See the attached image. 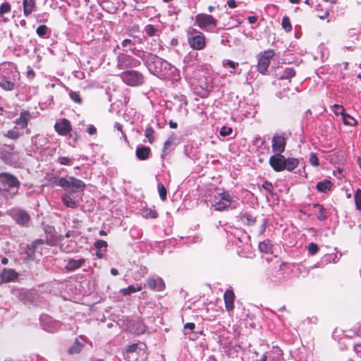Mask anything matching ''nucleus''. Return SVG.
Masks as SVG:
<instances>
[{
    "instance_id": "bb28decb",
    "label": "nucleus",
    "mask_w": 361,
    "mask_h": 361,
    "mask_svg": "<svg viewBox=\"0 0 361 361\" xmlns=\"http://www.w3.org/2000/svg\"><path fill=\"white\" fill-rule=\"evenodd\" d=\"M23 13L25 16H30L36 8L35 0H23Z\"/></svg>"
},
{
    "instance_id": "473e14b6",
    "label": "nucleus",
    "mask_w": 361,
    "mask_h": 361,
    "mask_svg": "<svg viewBox=\"0 0 361 361\" xmlns=\"http://www.w3.org/2000/svg\"><path fill=\"white\" fill-rule=\"evenodd\" d=\"M259 249L260 252L264 253L271 252V244L269 240H265L259 244Z\"/></svg>"
},
{
    "instance_id": "9d476101",
    "label": "nucleus",
    "mask_w": 361,
    "mask_h": 361,
    "mask_svg": "<svg viewBox=\"0 0 361 361\" xmlns=\"http://www.w3.org/2000/svg\"><path fill=\"white\" fill-rule=\"evenodd\" d=\"M121 80L130 86H138L144 82L142 74L137 71H127L121 73Z\"/></svg>"
},
{
    "instance_id": "0e129e2a",
    "label": "nucleus",
    "mask_w": 361,
    "mask_h": 361,
    "mask_svg": "<svg viewBox=\"0 0 361 361\" xmlns=\"http://www.w3.org/2000/svg\"><path fill=\"white\" fill-rule=\"evenodd\" d=\"M149 216H150L151 218H157V213L156 212H153V211H150L149 214H147Z\"/></svg>"
},
{
    "instance_id": "5fc2aeb1",
    "label": "nucleus",
    "mask_w": 361,
    "mask_h": 361,
    "mask_svg": "<svg viewBox=\"0 0 361 361\" xmlns=\"http://www.w3.org/2000/svg\"><path fill=\"white\" fill-rule=\"evenodd\" d=\"M173 139L170 137L167 140L165 141V142L164 144V149H163L164 152H166V150L171 146V145L173 143Z\"/></svg>"
},
{
    "instance_id": "603ef678",
    "label": "nucleus",
    "mask_w": 361,
    "mask_h": 361,
    "mask_svg": "<svg viewBox=\"0 0 361 361\" xmlns=\"http://www.w3.org/2000/svg\"><path fill=\"white\" fill-rule=\"evenodd\" d=\"M310 162L312 166H317L319 165V160L315 154H311L310 157Z\"/></svg>"
},
{
    "instance_id": "a211bd4d",
    "label": "nucleus",
    "mask_w": 361,
    "mask_h": 361,
    "mask_svg": "<svg viewBox=\"0 0 361 361\" xmlns=\"http://www.w3.org/2000/svg\"><path fill=\"white\" fill-rule=\"evenodd\" d=\"M54 128L59 135H66L71 130V123L68 120L63 118L55 123Z\"/></svg>"
},
{
    "instance_id": "37998d69",
    "label": "nucleus",
    "mask_w": 361,
    "mask_h": 361,
    "mask_svg": "<svg viewBox=\"0 0 361 361\" xmlns=\"http://www.w3.org/2000/svg\"><path fill=\"white\" fill-rule=\"evenodd\" d=\"M354 200L357 210L361 209V190L357 189L354 195Z\"/></svg>"
},
{
    "instance_id": "6ab92c4d",
    "label": "nucleus",
    "mask_w": 361,
    "mask_h": 361,
    "mask_svg": "<svg viewBox=\"0 0 361 361\" xmlns=\"http://www.w3.org/2000/svg\"><path fill=\"white\" fill-rule=\"evenodd\" d=\"M12 294L19 300L24 302H28L32 299V293L25 288H14L12 290Z\"/></svg>"
},
{
    "instance_id": "de8ad7c7",
    "label": "nucleus",
    "mask_w": 361,
    "mask_h": 361,
    "mask_svg": "<svg viewBox=\"0 0 361 361\" xmlns=\"http://www.w3.org/2000/svg\"><path fill=\"white\" fill-rule=\"evenodd\" d=\"M332 108H333V111H334V114L336 115L340 114V115L343 116L345 113L344 107L341 105L334 104L332 106Z\"/></svg>"
},
{
    "instance_id": "1a4fd4ad",
    "label": "nucleus",
    "mask_w": 361,
    "mask_h": 361,
    "mask_svg": "<svg viewBox=\"0 0 361 361\" xmlns=\"http://www.w3.org/2000/svg\"><path fill=\"white\" fill-rule=\"evenodd\" d=\"M195 23L206 32L212 31L217 25V20L212 16L206 13H199L195 16Z\"/></svg>"
},
{
    "instance_id": "ddd939ff",
    "label": "nucleus",
    "mask_w": 361,
    "mask_h": 361,
    "mask_svg": "<svg viewBox=\"0 0 361 361\" xmlns=\"http://www.w3.org/2000/svg\"><path fill=\"white\" fill-rule=\"evenodd\" d=\"M40 322L42 328L51 333L55 332L60 327L59 322L48 315H42Z\"/></svg>"
},
{
    "instance_id": "338daca9",
    "label": "nucleus",
    "mask_w": 361,
    "mask_h": 361,
    "mask_svg": "<svg viewBox=\"0 0 361 361\" xmlns=\"http://www.w3.org/2000/svg\"><path fill=\"white\" fill-rule=\"evenodd\" d=\"M111 274L113 275V276H116L118 274V271L115 268H111Z\"/></svg>"
},
{
    "instance_id": "f3484780",
    "label": "nucleus",
    "mask_w": 361,
    "mask_h": 361,
    "mask_svg": "<svg viewBox=\"0 0 361 361\" xmlns=\"http://www.w3.org/2000/svg\"><path fill=\"white\" fill-rule=\"evenodd\" d=\"M11 216L15 221L20 226H27L30 220L28 214L22 209H15L11 212Z\"/></svg>"
},
{
    "instance_id": "4c0bfd02",
    "label": "nucleus",
    "mask_w": 361,
    "mask_h": 361,
    "mask_svg": "<svg viewBox=\"0 0 361 361\" xmlns=\"http://www.w3.org/2000/svg\"><path fill=\"white\" fill-rule=\"evenodd\" d=\"M242 221L247 225H253L256 219L251 214L245 213L242 216Z\"/></svg>"
},
{
    "instance_id": "c9c22d12",
    "label": "nucleus",
    "mask_w": 361,
    "mask_h": 361,
    "mask_svg": "<svg viewBox=\"0 0 361 361\" xmlns=\"http://www.w3.org/2000/svg\"><path fill=\"white\" fill-rule=\"evenodd\" d=\"M4 135L12 140H17L20 136V134L17 130V128L15 127L12 130H8Z\"/></svg>"
},
{
    "instance_id": "4468645a",
    "label": "nucleus",
    "mask_w": 361,
    "mask_h": 361,
    "mask_svg": "<svg viewBox=\"0 0 361 361\" xmlns=\"http://www.w3.org/2000/svg\"><path fill=\"white\" fill-rule=\"evenodd\" d=\"M286 157L281 154H275L270 157L269 163L271 168L276 172L285 170Z\"/></svg>"
},
{
    "instance_id": "69168bd1",
    "label": "nucleus",
    "mask_w": 361,
    "mask_h": 361,
    "mask_svg": "<svg viewBox=\"0 0 361 361\" xmlns=\"http://www.w3.org/2000/svg\"><path fill=\"white\" fill-rule=\"evenodd\" d=\"M27 74L29 78H33L35 76V72L32 69L28 70Z\"/></svg>"
},
{
    "instance_id": "ea45409f",
    "label": "nucleus",
    "mask_w": 361,
    "mask_h": 361,
    "mask_svg": "<svg viewBox=\"0 0 361 361\" xmlns=\"http://www.w3.org/2000/svg\"><path fill=\"white\" fill-rule=\"evenodd\" d=\"M295 75V72L293 68H287L284 71L283 75L280 76V79H290Z\"/></svg>"
},
{
    "instance_id": "f8f14e48",
    "label": "nucleus",
    "mask_w": 361,
    "mask_h": 361,
    "mask_svg": "<svg viewBox=\"0 0 361 361\" xmlns=\"http://www.w3.org/2000/svg\"><path fill=\"white\" fill-rule=\"evenodd\" d=\"M272 151L274 154H282L285 151L286 140L281 134H275L271 140Z\"/></svg>"
},
{
    "instance_id": "7ed1b4c3",
    "label": "nucleus",
    "mask_w": 361,
    "mask_h": 361,
    "mask_svg": "<svg viewBox=\"0 0 361 361\" xmlns=\"http://www.w3.org/2000/svg\"><path fill=\"white\" fill-rule=\"evenodd\" d=\"M47 180L49 186L54 187L55 185H59L66 190H68L71 187L75 188L83 187V182L73 176L59 177L55 175H51Z\"/></svg>"
},
{
    "instance_id": "58836bf2",
    "label": "nucleus",
    "mask_w": 361,
    "mask_h": 361,
    "mask_svg": "<svg viewBox=\"0 0 361 361\" xmlns=\"http://www.w3.org/2000/svg\"><path fill=\"white\" fill-rule=\"evenodd\" d=\"M154 130L152 127H148L145 131V136L148 139L149 143H152L154 141Z\"/></svg>"
},
{
    "instance_id": "79ce46f5",
    "label": "nucleus",
    "mask_w": 361,
    "mask_h": 361,
    "mask_svg": "<svg viewBox=\"0 0 361 361\" xmlns=\"http://www.w3.org/2000/svg\"><path fill=\"white\" fill-rule=\"evenodd\" d=\"M281 25L286 32H290L292 29V25L288 16L283 17Z\"/></svg>"
},
{
    "instance_id": "9b49d317",
    "label": "nucleus",
    "mask_w": 361,
    "mask_h": 361,
    "mask_svg": "<svg viewBox=\"0 0 361 361\" xmlns=\"http://www.w3.org/2000/svg\"><path fill=\"white\" fill-rule=\"evenodd\" d=\"M213 89L212 78H201L195 87V91L201 97H206Z\"/></svg>"
},
{
    "instance_id": "72a5a7b5",
    "label": "nucleus",
    "mask_w": 361,
    "mask_h": 361,
    "mask_svg": "<svg viewBox=\"0 0 361 361\" xmlns=\"http://www.w3.org/2000/svg\"><path fill=\"white\" fill-rule=\"evenodd\" d=\"M342 119L345 125L350 126H355L357 125L356 120L345 113L342 116Z\"/></svg>"
},
{
    "instance_id": "393cba45",
    "label": "nucleus",
    "mask_w": 361,
    "mask_h": 361,
    "mask_svg": "<svg viewBox=\"0 0 361 361\" xmlns=\"http://www.w3.org/2000/svg\"><path fill=\"white\" fill-rule=\"evenodd\" d=\"M85 262V260L83 258L78 259H70L68 260V262L66 265V269L70 271H74L81 267L84 264Z\"/></svg>"
},
{
    "instance_id": "f257e3e1",
    "label": "nucleus",
    "mask_w": 361,
    "mask_h": 361,
    "mask_svg": "<svg viewBox=\"0 0 361 361\" xmlns=\"http://www.w3.org/2000/svg\"><path fill=\"white\" fill-rule=\"evenodd\" d=\"M18 73L11 64L0 65V87L5 90H12L18 79Z\"/></svg>"
},
{
    "instance_id": "680f3d73",
    "label": "nucleus",
    "mask_w": 361,
    "mask_h": 361,
    "mask_svg": "<svg viewBox=\"0 0 361 361\" xmlns=\"http://www.w3.org/2000/svg\"><path fill=\"white\" fill-rule=\"evenodd\" d=\"M248 22L250 23V24H252V23H256L257 18L256 16H249L248 18Z\"/></svg>"
},
{
    "instance_id": "f03ea898",
    "label": "nucleus",
    "mask_w": 361,
    "mask_h": 361,
    "mask_svg": "<svg viewBox=\"0 0 361 361\" xmlns=\"http://www.w3.org/2000/svg\"><path fill=\"white\" fill-rule=\"evenodd\" d=\"M145 63L149 71L157 76H164L171 68L168 61L152 54H147Z\"/></svg>"
},
{
    "instance_id": "a19ab883",
    "label": "nucleus",
    "mask_w": 361,
    "mask_h": 361,
    "mask_svg": "<svg viewBox=\"0 0 361 361\" xmlns=\"http://www.w3.org/2000/svg\"><path fill=\"white\" fill-rule=\"evenodd\" d=\"M157 189H158L159 195L161 200L162 201L166 200L167 191H166V189L164 187V185L162 183H159L157 185Z\"/></svg>"
},
{
    "instance_id": "dca6fc26",
    "label": "nucleus",
    "mask_w": 361,
    "mask_h": 361,
    "mask_svg": "<svg viewBox=\"0 0 361 361\" xmlns=\"http://www.w3.org/2000/svg\"><path fill=\"white\" fill-rule=\"evenodd\" d=\"M274 53L272 50H268L264 52L260 56L258 61L257 69L258 71L264 73L267 71L269 64L270 60L274 56Z\"/></svg>"
},
{
    "instance_id": "09e8293b",
    "label": "nucleus",
    "mask_w": 361,
    "mask_h": 361,
    "mask_svg": "<svg viewBox=\"0 0 361 361\" xmlns=\"http://www.w3.org/2000/svg\"><path fill=\"white\" fill-rule=\"evenodd\" d=\"M232 133H233L232 128L228 127V126H223L220 129V131H219L220 135L223 137L230 135H231Z\"/></svg>"
},
{
    "instance_id": "aec40b11",
    "label": "nucleus",
    "mask_w": 361,
    "mask_h": 361,
    "mask_svg": "<svg viewBox=\"0 0 361 361\" xmlns=\"http://www.w3.org/2000/svg\"><path fill=\"white\" fill-rule=\"evenodd\" d=\"M18 273L11 269H4L0 274V283L13 281L18 278Z\"/></svg>"
},
{
    "instance_id": "864d4df0",
    "label": "nucleus",
    "mask_w": 361,
    "mask_h": 361,
    "mask_svg": "<svg viewBox=\"0 0 361 361\" xmlns=\"http://www.w3.org/2000/svg\"><path fill=\"white\" fill-rule=\"evenodd\" d=\"M224 66H228L231 68L235 69L238 66V63L228 59L224 61Z\"/></svg>"
},
{
    "instance_id": "cd10ccee",
    "label": "nucleus",
    "mask_w": 361,
    "mask_h": 361,
    "mask_svg": "<svg viewBox=\"0 0 361 361\" xmlns=\"http://www.w3.org/2000/svg\"><path fill=\"white\" fill-rule=\"evenodd\" d=\"M150 148L145 146L137 147L136 149V157L140 160H146L149 158Z\"/></svg>"
},
{
    "instance_id": "39448f33",
    "label": "nucleus",
    "mask_w": 361,
    "mask_h": 361,
    "mask_svg": "<svg viewBox=\"0 0 361 361\" xmlns=\"http://www.w3.org/2000/svg\"><path fill=\"white\" fill-rule=\"evenodd\" d=\"M147 346L143 343H133L124 351V357L128 361H142L147 357Z\"/></svg>"
},
{
    "instance_id": "2f4dec72",
    "label": "nucleus",
    "mask_w": 361,
    "mask_h": 361,
    "mask_svg": "<svg viewBox=\"0 0 361 361\" xmlns=\"http://www.w3.org/2000/svg\"><path fill=\"white\" fill-rule=\"evenodd\" d=\"M142 288L141 285L129 286L128 287L122 289L121 292L124 295H129L133 293L140 291Z\"/></svg>"
},
{
    "instance_id": "f704fd0d",
    "label": "nucleus",
    "mask_w": 361,
    "mask_h": 361,
    "mask_svg": "<svg viewBox=\"0 0 361 361\" xmlns=\"http://www.w3.org/2000/svg\"><path fill=\"white\" fill-rule=\"evenodd\" d=\"M314 207L319 209V214L317 215V219L320 221H323L326 219L327 215L326 213V210L324 207L318 203L314 204Z\"/></svg>"
},
{
    "instance_id": "412c9836",
    "label": "nucleus",
    "mask_w": 361,
    "mask_h": 361,
    "mask_svg": "<svg viewBox=\"0 0 361 361\" xmlns=\"http://www.w3.org/2000/svg\"><path fill=\"white\" fill-rule=\"evenodd\" d=\"M147 284L150 289L157 291H161L165 288V283L164 281L159 277L148 279L147 281Z\"/></svg>"
},
{
    "instance_id": "774afa93",
    "label": "nucleus",
    "mask_w": 361,
    "mask_h": 361,
    "mask_svg": "<svg viewBox=\"0 0 361 361\" xmlns=\"http://www.w3.org/2000/svg\"><path fill=\"white\" fill-rule=\"evenodd\" d=\"M357 334L361 337V324L357 327Z\"/></svg>"
},
{
    "instance_id": "7c9ffc66",
    "label": "nucleus",
    "mask_w": 361,
    "mask_h": 361,
    "mask_svg": "<svg viewBox=\"0 0 361 361\" xmlns=\"http://www.w3.org/2000/svg\"><path fill=\"white\" fill-rule=\"evenodd\" d=\"M83 347V344L81 343L78 339H75L73 344L68 348V353L69 354H75L80 352Z\"/></svg>"
},
{
    "instance_id": "423d86ee",
    "label": "nucleus",
    "mask_w": 361,
    "mask_h": 361,
    "mask_svg": "<svg viewBox=\"0 0 361 361\" xmlns=\"http://www.w3.org/2000/svg\"><path fill=\"white\" fill-rule=\"evenodd\" d=\"M219 200L212 204L216 211L222 212L226 209H233L237 207L238 203L234 200L228 191H224L219 194Z\"/></svg>"
},
{
    "instance_id": "a18cd8bd",
    "label": "nucleus",
    "mask_w": 361,
    "mask_h": 361,
    "mask_svg": "<svg viewBox=\"0 0 361 361\" xmlns=\"http://www.w3.org/2000/svg\"><path fill=\"white\" fill-rule=\"evenodd\" d=\"M11 11V5L8 2H4L0 6V16Z\"/></svg>"
},
{
    "instance_id": "2eb2a0df",
    "label": "nucleus",
    "mask_w": 361,
    "mask_h": 361,
    "mask_svg": "<svg viewBox=\"0 0 361 361\" xmlns=\"http://www.w3.org/2000/svg\"><path fill=\"white\" fill-rule=\"evenodd\" d=\"M140 64V62L137 59L130 55L120 54L118 56V66L120 68H125L127 67H137Z\"/></svg>"
},
{
    "instance_id": "052dcab7",
    "label": "nucleus",
    "mask_w": 361,
    "mask_h": 361,
    "mask_svg": "<svg viewBox=\"0 0 361 361\" xmlns=\"http://www.w3.org/2000/svg\"><path fill=\"white\" fill-rule=\"evenodd\" d=\"M227 5L231 8H234L237 6V3L235 0H228L227 1Z\"/></svg>"
},
{
    "instance_id": "bf43d9fd",
    "label": "nucleus",
    "mask_w": 361,
    "mask_h": 361,
    "mask_svg": "<svg viewBox=\"0 0 361 361\" xmlns=\"http://www.w3.org/2000/svg\"><path fill=\"white\" fill-rule=\"evenodd\" d=\"M195 327V324L192 322H188L184 325L185 329H190L191 331L194 330Z\"/></svg>"
},
{
    "instance_id": "13d9d810",
    "label": "nucleus",
    "mask_w": 361,
    "mask_h": 361,
    "mask_svg": "<svg viewBox=\"0 0 361 361\" xmlns=\"http://www.w3.org/2000/svg\"><path fill=\"white\" fill-rule=\"evenodd\" d=\"M133 44V42L130 39H126L122 42V47H128Z\"/></svg>"
},
{
    "instance_id": "3c124183",
    "label": "nucleus",
    "mask_w": 361,
    "mask_h": 361,
    "mask_svg": "<svg viewBox=\"0 0 361 361\" xmlns=\"http://www.w3.org/2000/svg\"><path fill=\"white\" fill-rule=\"evenodd\" d=\"M47 29L45 25H41L37 28L36 32L39 37H44L47 34Z\"/></svg>"
},
{
    "instance_id": "6e6552de",
    "label": "nucleus",
    "mask_w": 361,
    "mask_h": 361,
    "mask_svg": "<svg viewBox=\"0 0 361 361\" xmlns=\"http://www.w3.org/2000/svg\"><path fill=\"white\" fill-rule=\"evenodd\" d=\"M188 42L190 47L195 50H202L206 45L204 35L193 28L188 30Z\"/></svg>"
},
{
    "instance_id": "a878e982",
    "label": "nucleus",
    "mask_w": 361,
    "mask_h": 361,
    "mask_svg": "<svg viewBox=\"0 0 361 361\" xmlns=\"http://www.w3.org/2000/svg\"><path fill=\"white\" fill-rule=\"evenodd\" d=\"M37 244L38 242L35 241L33 242L31 245L26 246L25 250V254L26 255L25 257V261L33 260L35 259V253Z\"/></svg>"
},
{
    "instance_id": "4be33fe9",
    "label": "nucleus",
    "mask_w": 361,
    "mask_h": 361,
    "mask_svg": "<svg viewBox=\"0 0 361 361\" xmlns=\"http://www.w3.org/2000/svg\"><path fill=\"white\" fill-rule=\"evenodd\" d=\"M225 307L228 312H231L234 309L235 295L231 289H228L224 295Z\"/></svg>"
},
{
    "instance_id": "c03bdc74",
    "label": "nucleus",
    "mask_w": 361,
    "mask_h": 361,
    "mask_svg": "<svg viewBox=\"0 0 361 361\" xmlns=\"http://www.w3.org/2000/svg\"><path fill=\"white\" fill-rule=\"evenodd\" d=\"M70 98L75 103L77 104H81L82 103V98L80 97V94L78 92H73L71 91L69 92Z\"/></svg>"
},
{
    "instance_id": "49530a36",
    "label": "nucleus",
    "mask_w": 361,
    "mask_h": 361,
    "mask_svg": "<svg viewBox=\"0 0 361 361\" xmlns=\"http://www.w3.org/2000/svg\"><path fill=\"white\" fill-rule=\"evenodd\" d=\"M307 250L312 255H314L319 251V247L316 243H311L307 246Z\"/></svg>"
},
{
    "instance_id": "c85d7f7f",
    "label": "nucleus",
    "mask_w": 361,
    "mask_h": 361,
    "mask_svg": "<svg viewBox=\"0 0 361 361\" xmlns=\"http://www.w3.org/2000/svg\"><path fill=\"white\" fill-rule=\"evenodd\" d=\"M332 183L329 180H324L317 183L316 188L318 191L322 192H326L331 188Z\"/></svg>"
},
{
    "instance_id": "c756f323",
    "label": "nucleus",
    "mask_w": 361,
    "mask_h": 361,
    "mask_svg": "<svg viewBox=\"0 0 361 361\" xmlns=\"http://www.w3.org/2000/svg\"><path fill=\"white\" fill-rule=\"evenodd\" d=\"M285 170L291 171L299 165V160L296 158H286Z\"/></svg>"
},
{
    "instance_id": "6e6d98bb",
    "label": "nucleus",
    "mask_w": 361,
    "mask_h": 361,
    "mask_svg": "<svg viewBox=\"0 0 361 361\" xmlns=\"http://www.w3.org/2000/svg\"><path fill=\"white\" fill-rule=\"evenodd\" d=\"M262 188L268 191L269 192H271L273 190V185L271 183L266 181L262 184Z\"/></svg>"
},
{
    "instance_id": "b1692460",
    "label": "nucleus",
    "mask_w": 361,
    "mask_h": 361,
    "mask_svg": "<svg viewBox=\"0 0 361 361\" xmlns=\"http://www.w3.org/2000/svg\"><path fill=\"white\" fill-rule=\"evenodd\" d=\"M31 118V116L29 111H23L20 112L19 118L14 121V123L20 126V128H25L27 126V123Z\"/></svg>"
},
{
    "instance_id": "20e7f679",
    "label": "nucleus",
    "mask_w": 361,
    "mask_h": 361,
    "mask_svg": "<svg viewBox=\"0 0 361 361\" xmlns=\"http://www.w3.org/2000/svg\"><path fill=\"white\" fill-rule=\"evenodd\" d=\"M85 186L86 185L83 182V187L81 188L71 187L67 192L61 196V200L63 204L68 208H77L80 204L82 192L84 191Z\"/></svg>"
},
{
    "instance_id": "0eeeda50",
    "label": "nucleus",
    "mask_w": 361,
    "mask_h": 361,
    "mask_svg": "<svg viewBox=\"0 0 361 361\" xmlns=\"http://www.w3.org/2000/svg\"><path fill=\"white\" fill-rule=\"evenodd\" d=\"M20 185V182L13 175L8 173H0V190L4 192H11L12 194L17 192Z\"/></svg>"
},
{
    "instance_id": "5701e85b",
    "label": "nucleus",
    "mask_w": 361,
    "mask_h": 361,
    "mask_svg": "<svg viewBox=\"0 0 361 361\" xmlns=\"http://www.w3.org/2000/svg\"><path fill=\"white\" fill-rule=\"evenodd\" d=\"M107 246V243L103 240H98L94 243V247L97 250L95 255L98 259H102L104 257Z\"/></svg>"
},
{
    "instance_id": "e433bc0d",
    "label": "nucleus",
    "mask_w": 361,
    "mask_h": 361,
    "mask_svg": "<svg viewBox=\"0 0 361 361\" xmlns=\"http://www.w3.org/2000/svg\"><path fill=\"white\" fill-rule=\"evenodd\" d=\"M145 32L148 36L152 37L157 35L159 30L154 25L149 24L145 26Z\"/></svg>"
},
{
    "instance_id": "4d7b16f0",
    "label": "nucleus",
    "mask_w": 361,
    "mask_h": 361,
    "mask_svg": "<svg viewBox=\"0 0 361 361\" xmlns=\"http://www.w3.org/2000/svg\"><path fill=\"white\" fill-rule=\"evenodd\" d=\"M87 131L90 135H92L97 133V128L93 125H90Z\"/></svg>"
},
{
    "instance_id": "8fccbe9b",
    "label": "nucleus",
    "mask_w": 361,
    "mask_h": 361,
    "mask_svg": "<svg viewBox=\"0 0 361 361\" xmlns=\"http://www.w3.org/2000/svg\"><path fill=\"white\" fill-rule=\"evenodd\" d=\"M73 159L67 157H60L58 158L57 161L61 165H71Z\"/></svg>"
},
{
    "instance_id": "e2e57ef3",
    "label": "nucleus",
    "mask_w": 361,
    "mask_h": 361,
    "mask_svg": "<svg viewBox=\"0 0 361 361\" xmlns=\"http://www.w3.org/2000/svg\"><path fill=\"white\" fill-rule=\"evenodd\" d=\"M122 127V125L119 123H116L114 125V128H116L118 130L121 131V133L123 134Z\"/></svg>"
}]
</instances>
